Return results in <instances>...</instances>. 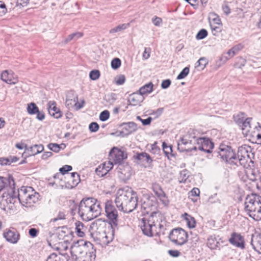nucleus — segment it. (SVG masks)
<instances>
[{"label":"nucleus","mask_w":261,"mask_h":261,"mask_svg":"<svg viewBox=\"0 0 261 261\" xmlns=\"http://www.w3.org/2000/svg\"><path fill=\"white\" fill-rule=\"evenodd\" d=\"M184 219L186 221L187 225L189 228H193L196 226V220L195 218L188 214L187 213H185L182 215Z\"/></svg>","instance_id":"obj_26"},{"label":"nucleus","mask_w":261,"mask_h":261,"mask_svg":"<svg viewBox=\"0 0 261 261\" xmlns=\"http://www.w3.org/2000/svg\"><path fill=\"white\" fill-rule=\"evenodd\" d=\"M121 126H122V131L121 133H124L125 135H128L132 134L138 129L137 124L134 122L123 123Z\"/></svg>","instance_id":"obj_20"},{"label":"nucleus","mask_w":261,"mask_h":261,"mask_svg":"<svg viewBox=\"0 0 261 261\" xmlns=\"http://www.w3.org/2000/svg\"><path fill=\"white\" fill-rule=\"evenodd\" d=\"M115 164H100L96 168V174L99 177H103L106 175L113 168Z\"/></svg>","instance_id":"obj_22"},{"label":"nucleus","mask_w":261,"mask_h":261,"mask_svg":"<svg viewBox=\"0 0 261 261\" xmlns=\"http://www.w3.org/2000/svg\"><path fill=\"white\" fill-rule=\"evenodd\" d=\"M100 72L98 70H93L90 71L89 74L90 78L92 80H97L99 76H100Z\"/></svg>","instance_id":"obj_50"},{"label":"nucleus","mask_w":261,"mask_h":261,"mask_svg":"<svg viewBox=\"0 0 261 261\" xmlns=\"http://www.w3.org/2000/svg\"><path fill=\"white\" fill-rule=\"evenodd\" d=\"M244 210L255 221L261 220V197L256 194L248 195L244 202Z\"/></svg>","instance_id":"obj_4"},{"label":"nucleus","mask_w":261,"mask_h":261,"mask_svg":"<svg viewBox=\"0 0 261 261\" xmlns=\"http://www.w3.org/2000/svg\"><path fill=\"white\" fill-rule=\"evenodd\" d=\"M66 255H58L56 253H52L47 258L46 261H66Z\"/></svg>","instance_id":"obj_32"},{"label":"nucleus","mask_w":261,"mask_h":261,"mask_svg":"<svg viewBox=\"0 0 261 261\" xmlns=\"http://www.w3.org/2000/svg\"><path fill=\"white\" fill-rule=\"evenodd\" d=\"M189 177V172L187 170L184 169L181 171L178 177L179 182L180 183H185Z\"/></svg>","instance_id":"obj_40"},{"label":"nucleus","mask_w":261,"mask_h":261,"mask_svg":"<svg viewBox=\"0 0 261 261\" xmlns=\"http://www.w3.org/2000/svg\"><path fill=\"white\" fill-rule=\"evenodd\" d=\"M207 32L205 29L200 30L196 35V38L198 40H202L207 36Z\"/></svg>","instance_id":"obj_48"},{"label":"nucleus","mask_w":261,"mask_h":261,"mask_svg":"<svg viewBox=\"0 0 261 261\" xmlns=\"http://www.w3.org/2000/svg\"><path fill=\"white\" fill-rule=\"evenodd\" d=\"M127 158V154L125 151L113 147L109 152L110 160L108 163H121Z\"/></svg>","instance_id":"obj_11"},{"label":"nucleus","mask_w":261,"mask_h":261,"mask_svg":"<svg viewBox=\"0 0 261 261\" xmlns=\"http://www.w3.org/2000/svg\"><path fill=\"white\" fill-rule=\"evenodd\" d=\"M7 9L5 4L0 1V16H3L6 13Z\"/></svg>","instance_id":"obj_59"},{"label":"nucleus","mask_w":261,"mask_h":261,"mask_svg":"<svg viewBox=\"0 0 261 261\" xmlns=\"http://www.w3.org/2000/svg\"><path fill=\"white\" fill-rule=\"evenodd\" d=\"M125 81V77L124 75L121 74L115 78L116 84L118 85H123Z\"/></svg>","instance_id":"obj_54"},{"label":"nucleus","mask_w":261,"mask_h":261,"mask_svg":"<svg viewBox=\"0 0 261 261\" xmlns=\"http://www.w3.org/2000/svg\"><path fill=\"white\" fill-rule=\"evenodd\" d=\"M73 100L74 102V106L76 110H79L84 107L85 101L82 100L81 103H79L78 102V97L76 94L73 95Z\"/></svg>","instance_id":"obj_43"},{"label":"nucleus","mask_w":261,"mask_h":261,"mask_svg":"<svg viewBox=\"0 0 261 261\" xmlns=\"http://www.w3.org/2000/svg\"><path fill=\"white\" fill-rule=\"evenodd\" d=\"M151 51V48L149 47H145L144 53L142 57L143 59L146 60L150 57V53Z\"/></svg>","instance_id":"obj_61"},{"label":"nucleus","mask_w":261,"mask_h":261,"mask_svg":"<svg viewBox=\"0 0 261 261\" xmlns=\"http://www.w3.org/2000/svg\"><path fill=\"white\" fill-rule=\"evenodd\" d=\"M251 244L255 251L261 254V234L256 236L254 239L252 238Z\"/></svg>","instance_id":"obj_25"},{"label":"nucleus","mask_w":261,"mask_h":261,"mask_svg":"<svg viewBox=\"0 0 261 261\" xmlns=\"http://www.w3.org/2000/svg\"><path fill=\"white\" fill-rule=\"evenodd\" d=\"M18 196L19 202L25 206L36 202L39 197V193L34 191L31 187H22L18 190Z\"/></svg>","instance_id":"obj_5"},{"label":"nucleus","mask_w":261,"mask_h":261,"mask_svg":"<svg viewBox=\"0 0 261 261\" xmlns=\"http://www.w3.org/2000/svg\"><path fill=\"white\" fill-rule=\"evenodd\" d=\"M70 94H73V95H76V94H75L74 93L73 91H70L68 93L67 95V98H66V104L67 106H72L73 104H72V102H73V99H70Z\"/></svg>","instance_id":"obj_57"},{"label":"nucleus","mask_w":261,"mask_h":261,"mask_svg":"<svg viewBox=\"0 0 261 261\" xmlns=\"http://www.w3.org/2000/svg\"><path fill=\"white\" fill-rule=\"evenodd\" d=\"M110 117V113L108 110H105L100 113L99 119L102 121L107 120Z\"/></svg>","instance_id":"obj_51"},{"label":"nucleus","mask_w":261,"mask_h":261,"mask_svg":"<svg viewBox=\"0 0 261 261\" xmlns=\"http://www.w3.org/2000/svg\"><path fill=\"white\" fill-rule=\"evenodd\" d=\"M11 76L7 70L4 71L1 74V79L3 81L9 84H15L16 82L13 81Z\"/></svg>","instance_id":"obj_34"},{"label":"nucleus","mask_w":261,"mask_h":261,"mask_svg":"<svg viewBox=\"0 0 261 261\" xmlns=\"http://www.w3.org/2000/svg\"><path fill=\"white\" fill-rule=\"evenodd\" d=\"M72 169V167L71 166L65 165L59 169V171L62 176L63 177L64 175H66L67 174H70L68 173V172L71 171Z\"/></svg>","instance_id":"obj_45"},{"label":"nucleus","mask_w":261,"mask_h":261,"mask_svg":"<svg viewBox=\"0 0 261 261\" xmlns=\"http://www.w3.org/2000/svg\"><path fill=\"white\" fill-rule=\"evenodd\" d=\"M47 109L49 114L56 119L62 116V112L56 107V102L55 101H49L48 102Z\"/></svg>","instance_id":"obj_16"},{"label":"nucleus","mask_w":261,"mask_h":261,"mask_svg":"<svg viewBox=\"0 0 261 261\" xmlns=\"http://www.w3.org/2000/svg\"><path fill=\"white\" fill-rule=\"evenodd\" d=\"M47 146L49 150L55 152H59L61 150L62 146H64V147H66V145L64 143L58 144L51 143L48 144Z\"/></svg>","instance_id":"obj_37"},{"label":"nucleus","mask_w":261,"mask_h":261,"mask_svg":"<svg viewBox=\"0 0 261 261\" xmlns=\"http://www.w3.org/2000/svg\"><path fill=\"white\" fill-rule=\"evenodd\" d=\"M75 225L77 235L80 237H83L85 236V231L86 230L87 227L80 221L76 222Z\"/></svg>","instance_id":"obj_27"},{"label":"nucleus","mask_w":261,"mask_h":261,"mask_svg":"<svg viewBox=\"0 0 261 261\" xmlns=\"http://www.w3.org/2000/svg\"><path fill=\"white\" fill-rule=\"evenodd\" d=\"M117 165L116 169L119 177L123 181L128 180L133 174V170L129 164Z\"/></svg>","instance_id":"obj_13"},{"label":"nucleus","mask_w":261,"mask_h":261,"mask_svg":"<svg viewBox=\"0 0 261 261\" xmlns=\"http://www.w3.org/2000/svg\"><path fill=\"white\" fill-rule=\"evenodd\" d=\"M121 64L120 59L115 58L111 61V67L113 69H117L121 66Z\"/></svg>","instance_id":"obj_49"},{"label":"nucleus","mask_w":261,"mask_h":261,"mask_svg":"<svg viewBox=\"0 0 261 261\" xmlns=\"http://www.w3.org/2000/svg\"><path fill=\"white\" fill-rule=\"evenodd\" d=\"M210 26L213 35L217 36L218 33L221 31L222 24L217 25L210 22Z\"/></svg>","instance_id":"obj_44"},{"label":"nucleus","mask_w":261,"mask_h":261,"mask_svg":"<svg viewBox=\"0 0 261 261\" xmlns=\"http://www.w3.org/2000/svg\"><path fill=\"white\" fill-rule=\"evenodd\" d=\"M188 234L184 229L178 227L173 229L169 233V238L174 244L181 246L188 241Z\"/></svg>","instance_id":"obj_8"},{"label":"nucleus","mask_w":261,"mask_h":261,"mask_svg":"<svg viewBox=\"0 0 261 261\" xmlns=\"http://www.w3.org/2000/svg\"><path fill=\"white\" fill-rule=\"evenodd\" d=\"M30 151L32 155H35L40 153L44 150V147L42 144H36L33 146L30 147Z\"/></svg>","instance_id":"obj_39"},{"label":"nucleus","mask_w":261,"mask_h":261,"mask_svg":"<svg viewBox=\"0 0 261 261\" xmlns=\"http://www.w3.org/2000/svg\"><path fill=\"white\" fill-rule=\"evenodd\" d=\"M218 149V151L216 150L213 152V155L217 157L219 156L223 161L226 162H231L233 163V160L238 161V156H237L231 146L224 144H221Z\"/></svg>","instance_id":"obj_6"},{"label":"nucleus","mask_w":261,"mask_h":261,"mask_svg":"<svg viewBox=\"0 0 261 261\" xmlns=\"http://www.w3.org/2000/svg\"><path fill=\"white\" fill-rule=\"evenodd\" d=\"M208 61L207 59L204 57L200 58L199 60L197 62V66H202V69H203L205 66L207 64Z\"/></svg>","instance_id":"obj_52"},{"label":"nucleus","mask_w":261,"mask_h":261,"mask_svg":"<svg viewBox=\"0 0 261 261\" xmlns=\"http://www.w3.org/2000/svg\"><path fill=\"white\" fill-rule=\"evenodd\" d=\"M190 68L189 67H185L177 76V80H181L185 78L189 74Z\"/></svg>","instance_id":"obj_46"},{"label":"nucleus","mask_w":261,"mask_h":261,"mask_svg":"<svg viewBox=\"0 0 261 261\" xmlns=\"http://www.w3.org/2000/svg\"><path fill=\"white\" fill-rule=\"evenodd\" d=\"M158 212H153L151 213L149 217L147 219L143 218L142 219L140 227L144 234L148 237L153 236V228L155 226L154 218L156 217Z\"/></svg>","instance_id":"obj_9"},{"label":"nucleus","mask_w":261,"mask_h":261,"mask_svg":"<svg viewBox=\"0 0 261 261\" xmlns=\"http://www.w3.org/2000/svg\"><path fill=\"white\" fill-rule=\"evenodd\" d=\"M229 242L237 247L243 249L245 248L244 239L240 233L233 232L229 240Z\"/></svg>","instance_id":"obj_18"},{"label":"nucleus","mask_w":261,"mask_h":261,"mask_svg":"<svg viewBox=\"0 0 261 261\" xmlns=\"http://www.w3.org/2000/svg\"><path fill=\"white\" fill-rule=\"evenodd\" d=\"M192 141H189L186 139H184V138H181L180 139V142L178 143V147L177 149L180 152H190L192 151V150H196L197 149V147L194 146L193 147L190 148L188 147L186 148L185 147H184L183 145H187L189 144H191Z\"/></svg>","instance_id":"obj_23"},{"label":"nucleus","mask_w":261,"mask_h":261,"mask_svg":"<svg viewBox=\"0 0 261 261\" xmlns=\"http://www.w3.org/2000/svg\"><path fill=\"white\" fill-rule=\"evenodd\" d=\"M163 150L164 153L168 157V159L172 160L171 157H175V154L172 153V148L171 145H167L165 142L163 143Z\"/></svg>","instance_id":"obj_29"},{"label":"nucleus","mask_w":261,"mask_h":261,"mask_svg":"<svg viewBox=\"0 0 261 261\" xmlns=\"http://www.w3.org/2000/svg\"><path fill=\"white\" fill-rule=\"evenodd\" d=\"M27 110L28 113L31 115H35L39 112L38 107L33 102L28 104Z\"/></svg>","instance_id":"obj_33"},{"label":"nucleus","mask_w":261,"mask_h":261,"mask_svg":"<svg viewBox=\"0 0 261 261\" xmlns=\"http://www.w3.org/2000/svg\"><path fill=\"white\" fill-rule=\"evenodd\" d=\"M164 112L163 108H160L156 110H153L151 113H150V115H155V118L159 117L160 116L162 115V114Z\"/></svg>","instance_id":"obj_58"},{"label":"nucleus","mask_w":261,"mask_h":261,"mask_svg":"<svg viewBox=\"0 0 261 261\" xmlns=\"http://www.w3.org/2000/svg\"><path fill=\"white\" fill-rule=\"evenodd\" d=\"M234 122L240 126L241 123L246 119L245 117V113L243 112H240L239 113L234 115L233 116Z\"/></svg>","instance_id":"obj_36"},{"label":"nucleus","mask_w":261,"mask_h":261,"mask_svg":"<svg viewBox=\"0 0 261 261\" xmlns=\"http://www.w3.org/2000/svg\"><path fill=\"white\" fill-rule=\"evenodd\" d=\"M171 84V82L170 80H169V79L165 80L162 82V83L161 84V87L163 89H167L170 86Z\"/></svg>","instance_id":"obj_64"},{"label":"nucleus","mask_w":261,"mask_h":261,"mask_svg":"<svg viewBox=\"0 0 261 261\" xmlns=\"http://www.w3.org/2000/svg\"><path fill=\"white\" fill-rule=\"evenodd\" d=\"M72 232L67 227H62L59 230L58 237L59 240H63L66 242L72 239Z\"/></svg>","instance_id":"obj_21"},{"label":"nucleus","mask_w":261,"mask_h":261,"mask_svg":"<svg viewBox=\"0 0 261 261\" xmlns=\"http://www.w3.org/2000/svg\"><path fill=\"white\" fill-rule=\"evenodd\" d=\"M138 199L137 193L132 190H119L115 202L120 211L129 213L136 208L138 205Z\"/></svg>","instance_id":"obj_3"},{"label":"nucleus","mask_w":261,"mask_h":261,"mask_svg":"<svg viewBox=\"0 0 261 261\" xmlns=\"http://www.w3.org/2000/svg\"><path fill=\"white\" fill-rule=\"evenodd\" d=\"M105 209L109 224L113 229L117 228L118 225V214L112 200L105 203Z\"/></svg>","instance_id":"obj_7"},{"label":"nucleus","mask_w":261,"mask_h":261,"mask_svg":"<svg viewBox=\"0 0 261 261\" xmlns=\"http://www.w3.org/2000/svg\"><path fill=\"white\" fill-rule=\"evenodd\" d=\"M129 23H123L120 24L110 30V33L113 34L119 32H121L125 29H126L128 26Z\"/></svg>","instance_id":"obj_41"},{"label":"nucleus","mask_w":261,"mask_h":261,"mask_svg":"<svg viewBox=\"0 0 261 261\" xmlns=\"http://www.w3.org/2000/svg\"><path fill=\"white\" fill-rule=\"evenodd\" d=\"M19 158H17L15 156H10L8 158H0V163H15L18 161Z\"/></svg>","instance_id":"obj_42"},{"label":"nucleus","mask_w":261,"mask_h":261,"mask_svg":"<svg viewBox=\"0 0 261 261\" xmlns=\"http://www.w3.org/2000/svg\"><path fill=\"white\" fill-rule=\"evenodd\" d=\"M212 22L213 24L220 25L222 24L221 20L219 17L216 15H214V17L212 19V21H210V23Z\"/></svg>","instance_id":"obj_63"},{"label":"nucleus","mask_w":261,"mask_h":261,"mask_svg":"<svg viewBox=\"0 0 261 261\" xmlns=\"http://www.w3.org/2000/svg\"><path fill=\"white\" fill-rule=\"evenodd\" d=\"M168 252L170 256L174 257H178L180 255V252L177 250H169Z\"/></svg>","instance_id":"obj_62"},{"label":"nucleus","mask_w":261,"mask_h":261,"mask_svg":"<svg viewBox=\"0 0 261 261\" xmlns=\"http://www.w3.org/2000/svg\"><path fill=\"white\" fill-rule=\"evenodd\" d=\"M245 173L246 176L250 180L255 181L256 180V172L252 168H250L248 169L245 170Z\"/></svg>","instance_id":"obj_38"},{"label":"nucleus","mask_w":261,"mask_h":261,"mask_svg":"<svg viewBox=\"0 0 261 261\" xmlns=\"http://www.w3.org/2000/svg\"><path fill=\"white\" fill-rule=\"evenodd\" d=\"M241 48L242 46L240 44L236 45L227 52L226 54L228 56H223V58H225L226 60H228L234 56L241 49Z\"/></svg>","instance_id":"obj_31"},{"label":"nucleus","mask_w":261,"mask_h":261,"mask_svg":"<svg viewBox=\"0 0 261 261\" xmlns=\"http://www.w3.org/2000/svg\"><path fill=\"white\" fill-rule=\"evenodd\" d=\"M144 99V97L138 92L133 93L129 95L128 98L129 105L133 106H140Z\"/></svg>","instance_id":"obj_19"},{"label":"nucleus","mask_w":261,"mask_h":261,"mask_svg":"<svg viewBox=\"0 0 261 261\" xmlns=\"http://www.w3.org/2000/svg\"><path fill=\"white\" fill-rule=\"evenodd\" d=\"M99 128V125L95 122H91L89 125V129L91 132H96Z\"/></svg>","instance_id":"obj_53"},{"label":"nucleus","mask_w":261,"mask_h":261,"mask_svg":"<svg viewBox=\"0 0 261 261\" xmlns=\"http://www.w3.org/2000/svg\"><path fill=\"white\" fill-rule=\"evenodd\" d=\"M15 182L13 178H10L9 181V185L8 187L7 190L8 192L6 193L8 195L15 199V200H18V191H15Z\"/></svg>","instance_id":"obj_24"},{"label":"nucleus","mask_w":261,"mask_h":261,"mask_svg":"<svg viewBox=\"0 0 261 261\" xmlns=\"http://www.w3.org/2000/svg\"><path fill=\"white\" fill-rule=\"evenodd\" d=\"M6 197L5 199V200L6 201L7 203H13L14 204L16 200L15 199H14L12 197L10 196L9 195H8V194L5 192L3 194V198H4Z\"/></svg>","instance_id":"obj_56"},{"label":"nucleus","mask_w":261,"mask_h":261,"mask_svg":"<svg viewBox=\"0 0 261 261\" xmlns=\"http://www.w3.org/2000/svg\"><path fill=\"white\" fill-rule=\"evenodd\" d=\"M254 156V153L249 152L248 150L245 148H239L238 151V159L239 162L246 160V162H248V159L249 160V163H254L252 158Z\"/></svg>","instance_id":"obj_17"},{"label":"nucleus","mask_w":261,"mask_h":261,"mask_svg":"<svg viewBox=\"0 0 261 261\" xmlns=\"http://www.w3.org/2000/svg\"><path fill=\"white\" fill-rule=\"evenodd\" d=\"M152 189L163 204L165 205L168 204L169 200L167 196L159 184L156 182L153 183L152 184Z\"/></svg>","instance_id":"obj_14"},{"label":"nucleus","mask_w":261,"mask_h":261,"mask_svg":"<svg viewBox=\"0 0 261 261\" xmlns=\"http://www.w3.org/2000/svg\"><path fill=\"white\" fill-rule=\"evenodd\" d=\"M134 158L142 162H146L147 163H150L152 162V160L150 155L146 152H141L138 153Z\"/></svg>","instance_id":"obj_28"},{"label":"nucleus","mask_w":261,"mask_h":261,"mask_svg":"<svg viewBox=\"0 0 261 261\" xmlns=\"http://www.w3.org/2000/svg\"><path fill=\"white\" fill-rule=\"evenodd\" d=\"M80 176L77 172H72L67 174L64 176L63 183L60 184L62 187L71 189L75 188L80 182Z\"/></svg>","instance_id":"obj_10"},{"label":"nucleus","mask_w":261,"mask_h":261,"mask_svg":"<svg viewBox=\"0 0 261 261\" xmlns=\"http://www.w3.org/2000/svg\"><path fill=\"white\" fill-rule=\"evenodd\" d=\"M153 84L151 82L146 84L139 89L138 92L142 96L145 94L149 93L153 90Z\"/></svg>","instance_id":"obj_30"},{"label":"nucleus","mask_w":261,"mask_h":261,"mask_svg":"<svg viewBox=\"0 0 261 261\" xmlns=\"http://www.w3.org/2000/svg\"><path fill=\"white\" fill-rule=\"evenodd\" d=\"M101 210L100 202L90 197L81 200L79 205L78 213L84 221H89L98 217Z\"/></svg>","instance_id":"obj_2"},{"label":"nucleus","mask_w":261,"mask_h":261,"mask_svg":"<svg viewBox=\"0 0 261 261\" xmlns=\"http://www.w3.org/2000/svg\"><path fill=\"white\" fill-rule=\"evenodd\" d=\"M251 118H247L239 126L243 131L245 132L246 134H247L250 132V121L251 120Z\"/></svg>","instance_id":"obj_35"},{"label":"nucleus","mask_w":261,"mask_h":261,"mask_svg":"<svg viewBox=\"0 0 261 261\" xmlns=\"http://www.w3.org/2000/svg\"><path fill=\"white\" fill-rule=\"evenodd\" d=\"M3 236L7 241L12 244H16L20 239L19 233L14 228L6 230Z\"/></svg>","instance_id":"obj_15"},{"label":"nucleus","mask_w":261,"mask_h":261,"mask_svg":"<svg viewBox=\"0 0 261 261\" xmlns=\"http://www.w3.org/2000/svg\"><path fill=\"white\" fill-rule=\"evenodd\" d=\"M200 194V190L197 188H193L188 193L189 197L194 196H199Z\"/></svg>","instance_id":"obj_55"},{"label":"nucleus","mask_w":261,"mask_h":261,"mask_svg":"<svg viewBox=\"0 0 261 261\" xmlns=\"http://www.w3.org/2000/svg\"><path fill=\"white\" fill-rule=\"evenodd\" d=\"M96 250L90 242L80 240L74 242L70 253L74 261H94Z\"/></svg>","instance_id":"obj_1"},{"label":"nucleus","mask_w":261,"mask_h":261,"mask_svg":"<svg viewBox=\"0 0 261 261\" xmlns=\"http://www.w3.org/2000/svg\"><path fill=\"white\" fill-rule=\"evenodd\" d=\"M117 95L116 93H111L109 94L106 95L104 99L110 103H113L117 99Z\"/></svg>","instance_id":"obj_47"},{"label":"nucleus","mask_w":261,"mask_h":261,"mask_svg":"<svg viewBox=\"0 0 261 261\" xmlns=\"http://www.w3.org/2000/svg\"><path fill=\"white\" fill-rule=\"evenodd\" d=\"M199 150L203 151L206 153L212 152V149L214 147V144L212 141L208 138L200 137L196 140Z\"/></svg>","instance_id":"obj_12"},{"label":"nucleus","mask_w":261,"mask_h":261,"mask_svg":"<svg viewBox=\"0 0 261 261\" xmlns=\"http://www.w3.org/2000/svg\"><path fill=\"white\" fill-rule=\"evenodd\" d=\"M65 219V215L64 212H59L58 216L56 218H55L51 220V221L52 222H56L57 221L59 220H63Z\"/></svg>","instance_id":"obj_60"}]
</instances>
